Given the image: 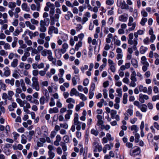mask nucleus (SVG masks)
Here are the masks:
<instances>
[{"label": "nucleus", "mask_w": 159, "mask_h": 159, "mask_svg": "<svg viewBox=\"0 0 159 159\" xmlns=\"http://www.w3.org/2000/svg\"><path fill=\"white\" fill-rule=\"evenodd\" d=\"M76 125V129L77 130H80L79 122V115L77 113H75L74 114V125H72L71 128V130L74 132L75 130V126Z\"/></svg>", "instance_id": "1"}, {"label": "nucleus", "mask_w": 159, "mask_h": 159, "mask_svg": "<svg viewBox=\"0 0 159 159\" xmlns=\"http://www.w3.org/2000/svg\"><path fill=\"white\" fill-rule=\"evenodd\" d=\"M32 83L31 85V87L36 91H39L40 90V87L38 78L37 77H33L32 78Z\"/></svg>", "instance_id": "2"}, {"label": "nucleus", "mask_w": 159, "mask_h": 159, "mask_svg": "<svg viewBox=\"0 0 159 159\" xmlns=\"http://www.w3.org/2000/svg\"><path fill=\"white\" fill-rule=\"evenodd\" d=\"M47 19H44V20H41L40 22V27L39 29L41 32H45L46 31L47 28L46 27V26H48V25H47L46 21Z\"/></svg>", "instance_id": "3"}, {"label": "nucleus", "mask_w": 159, "mask_h": 159, "mask_svg": "<svg viewBox=\"0 0 159 159\" xmlns=\"http://www.w3.org/2000/svg\"><path fill=\"white\" fill-rule=\"evenodd\" d=\"M2 17L3 20L0 19V24L7 23H8V15L6 13H4L2 14L0 12V19Z\"/></svg>", "instance_id": "4"}, {"label": "nucleus", "mask_w": 159, "mask_h": 159, "mask_svg": "<svg viewBox=\"0 0 159 159\" xmlns=\"http://www.w3.org/2000/svg\"><path fill=\"white\" fill-rule=\"evenodd\" d=\"M30 48H32L31 47H29L27 48V51H25L23 55L22 56L21 60L22 61L24 62L26 61L27 58L30 56V53L29 52V50Z\"/></svg>", "instance_id": "5"}, {"label": "nucleus", "mask_w": 159, "mask_h": 159, "mask_svg": "<svg viewBox=\"0 0 159 159\" xmlns=\"http://www.w3.org/2000/svg\"><path fill=\"white\" fill-rule=\"evenodd\" d=\"M53 32L57 34L58 33V30L57 28L53 26H50L48 28V33L49 35H51Z\"/></svg>", "instance_id": "6"}, {"label": "nucleus", "mask_w": 159, "mask_h": 159, "mask_svg": "<svg viewBox=\"0 0 159 159\" xmlns=\"http://www.w3.org/2000/svg\"><path fill=\"white\" fill-rule=\"evenodd\" d=\"M48 60L51 61L53 64L56 65L57 60L55 58L53 57L52 51L48 54Z\"/></svg>", "instance_id": "7"}, {"label": "nucleus", "mask_w": 159, "mask_h": 159, "mask_svg": "<svg viewBox=\"0 0 159 159\" xmlns=\"http://www.w3.org/2000/svg\"><path fill=\"white\" fill-rule=\"evenodd\" d=\"M50 98L45 97V96H42L39 98V101L40 105H43L45 103L48 102Z\"/></svg>", "instance_id": "8"}, {"label": "nucleus", "mask_w": 159, "mask_h": 159, "mask_svg": "<svg viewBox=\"0 0 159 159\" xmlns=\"http://www.w3.org/2000/svg\"><path fill=\"white\" fill-rule=\"evenodd\" d=\"M31 9L33 11L36 10L37 11H39L40 10V4H37L36 6L34 4H31L30 6Z\"/></svg>", "instance_id": "9"}, {"label": "nucleus", "mask_w": 159, "mask_h": 159, "mask_svg": "<svg viewBox=\"0 0 159 159\" xmlns=\"http://www.w3.org/2000/svg\"><path fill=\"white\" fill-rule=\"evenodd\" d=\"M80 37V34L78 35L77 36H75L74 39L71 38L70 40V44L71 46H73L75 44V41H77L78 40V38Z\"/></svg>", "instance_id": "10"}, {"label": "nucleus", "mask_w": 159, "mask_h": 159, "mask_svg": "<svg viewBox=\"0 0 159 159\" xmlns=\"http://www.w3.org/2000/svg\"><path fill=\"white\" fill-rule=\"evenodd\" d=\"M68 47L69 46L67 43H64L62 45V48L60 50L61 52L63 54L65 53Z\"/></svg>", "instance_id": "11"}, {"label": "nucleus", "mask_w": 159, "mask_h": 159, "mask_svg": "<svg viewBox=\"0 0 159 159\" xmlns=\"http://www.w3.org/2000/svg\"><path fill=\"white\" fill-rule=\"evenodd\" d=\"M25 24L26 26L29 29L32 30H34L36 29L35 27L30 23L29 21H26L25 22Z\"/></svg>", "instance_id": "12"}, {"label": "nucleus", "mask_w": 159, "mask_h": 159, "mask_svg": "<svg viewBox=\"0 0 159 159\" xmlns=\"http://www.w3.org/2000/svg\"><path fill=\"white\" fill-rule=\"evenodd\" d=\"M17 107V105L15 102H13L11 103V105H10L8 107V109L10 111H14L15 108H16Z\"/></svg>", "instance_id": "13"}, {"label": "nucleus", "mask_w": 159, "mask_h": 159, "mask_svg": "<svg viewBox=\"0 0 159 159\" xmlns=\"http://www.w3.org/2000/svg\"><path fill=\"white\" fill-rule=\"evenodd\" d=\"M4 72L3 76L6 77L9 76L10 75V70L8 67L6 66L3 69Z\"/></svg>", "instance_id": "14"}, {"label": "nucleus", "mask_w": 159, "mask_h": 159, "mask_svg": "<svg viewBox=\"0 0 159 159\" xmlns=\"http://www.w3.org/2000/svg\"><path fill=\"white\" fill-rule=\"evenodd\" d=\"M70 95L72 97L74 95L75 96H79V93L78 92L76 89L73 88L71 89L70 93Z\"/></svg>", "instance_id": "15"}, {"label": "nucleus", "mask_w": 159, "mask_h": 159, "mask_svg": "<svg viewBox=\"0 0 159 159\" xmlns=\"http://www.w3.org/2000/svg\"><path fill=\"white\" fill-rule=\"evenodd\" d=\"M125 15L128 16V15L125 14L120 16L119 17V20L124 22L126 21L127 20V17Z\"/></svg>", "instance_id": "16"}, {"label": "nucleus", "mask_w": 159, "mask_h": 159, "mask_svg": "<svg viewBox=\"0 0 159 159\" xmlns=\"http://www.w3.org/2000/svg\"><path fill=\"white\" fill-rule=\"evenodd\" d=\"M21 143L23 144H25L27 143V140L28 138L26 137V135L24 134H22L21 136Z\"/></svg>", "instance_id": "17"}, {"label": "nucleus", "mask_w": 159, "mask_h": 159, "mask_svg": "<svg viewBox=\"0 0 159 159\" xmlns=\"http://www.w3.org/2000/svg\"><path fill=\"white\" fill-rule=\"evenodd\" d=\"M21 7L22 10L24 11H25L27 12H29L30 11V8L26 3H22L21 5Z\"/></svg>", "instance_id": "18"}, {"label": "nucleus", "mask_w": 159, "mask_h": 159, "mask_svg": "<svg viewBox=\"0 0 159 159\" xmlns=\"http://www.w3.org/2000/svg\"><path fill=\"white\" fill-rule=\"evenodd\" d=\"M16 6V3L14 2H10L8 4L9 8L13 10Z\"/></svg>", "instance_id": "19"}, {"label": "nucleus", "mask_w": 159, "mask_h": 159, "mask_svg": "<svg viewBox=\"0 0 159 159\" xmlns=\"http://www.w3.org/2000/svg\"><path fill=\"white\" fill-rule=\"evenodd\" d=\"M51 51V50H50L43 49L41 52V54L43 57H46Z\"/></svg>", "instance_id": "20"}, {"label": "nucleus", "mask_w": 159, "mask_h": 159, "mask_svg": "<svg viewBox=\"0 0 159 159\" xmlns=\"http://www.w3.org/2000/svg\"><path fill=\"white\" fill-rule=\"evenodd\" d=\"M34 133L33 130H31L29 132V135L27 136V137L29 141L33 139V136L34 135Z\"/></svg>", "instance_id": "21"}, {"label": "nucleus", "mask_w": 159, "mask_h": 159, "mask_svg": "<svg viewBox=\"0 0 159 159\" xmlns=\"http://www.w3.org/2000/svg\"><path fill=\"white\" fill-rule=\"evenodd\" d=\"M18 61L16 59H14L11 63V66L14 68L17 66L18 64Z\"/></svg>", "instance_id": "22"}, {"label": "nucleus", "mask_w": 159, "mask_h": 159, "mask_svg": "<svg viewBox=\"0 0 159 159\" xmlns=\"http://www.w3.org/2000/svg\"><path fill=\"white\" fill-rule=\"evenodd\" d=\"M22 105L23 106H21V107H23V109L30 108V104L27 101H24V103Z\"/></svg>", "instance_id": "23"}, {"label": "nucleus", "mask_w": 159, "mask_h": 159, "mask_svg": "<svg viewBox=\"0 0 159 159\" xmlns=\"http://www.w3.org/2000/svg\"><path fill=\"white\" fill-rule=\"evenodd\" d=\"M15 80L12 78L11 80L7 79L5 80V82L6 84H10L11 86H13L14 84Z\"/></svg>", "instance_id": "24"}, {"label": "nucleus", "mask_w": 159, "mask_h": 159, "mask_svg": "<svg viewBox=\"0 0 159 159\" xmlns=\"http://www.w3.org/2000/svg\"><path fill=\"white\" fill-rule=\"evenodd\" d=\"M58 112V109L57 107L50 108L49 110V112L50 114L53 113H57Z\"/></svg>", "instance_id": "25"}, {"label": "nucleus", "mask_w": 159, "mask_h": 159, "mask_svg": "<svg viewBox=\"0 0 159 159\" xmlns=\"http://www.w3.org/2000/svg\"><path fill=\"white\" fill-rule=\"evenodd\" d=\"M141 151L140 148L139 147L137 148L136 149L134 150L133 151V154L134 155H139Z\"/></svg>", "instance_id": "26"}, {"label": "nucleus", "mask_w": 159, "mask_h": 159, "mask_svg": "<svg viewBox=\"0 0 159 159\" xmlns=\"http://www.w3.org/2000/svg\"><path fill=\"white\" fill-rule=\"evenodd\" d=\"M21 11L19 7H16L15 9V18H17L19 17V15L18 13L20 12Z\"/></svg>", "instance_id": "27"}, {"label": "nucleus", "mask_w": 159, "mask_h": 159, "mask_svg": "<svg viewBox=\"0 0 159 159\" xmlns=\"http://www.w3.org/2000/svg\"><path fill=\"white\" fill-rule=\"evenodd\" d=\"M7 95L8 96V100L11 101L12 99V97L14 95V92L12 91H9L7 93Z\"/></svg>", "instance_id": "28"}, {"label": "nucleus", "mask_w": 159, "mask_h": 159, "mask_svg": "<svg viewBox=\"0 0 159 159\" xmlns=\"http://www.w3.org/2000/svg\"><path fill=\"white\" fill-rule=\"evenodd\" d=\"M59 15L58 14H55L54 17L53 18L52 16H50V19L51 20H56L58 21V20L59 18Z\"/></svg>", "instance_id": "29"}, {"label": "nucleus", "mask_w": 159, "mask_h": 159, "mask_svg": "<svg viewBox=\"0 0 159 159\" xmlns=\"http://www.w3.org/2000/svg\"><path fill=\"white\" fill-rule=\"evenodd\" d=\"M121 8L122 9H129V6L126 3L125 1H123L122 2Z\"/></svg>", "instance_id": "30"}, {"label": "nucleus", "mask_w": 159, "mask_h": 159, "mask_svg": "<svg viewBox=\"0 0 159 159\" xmlns=\"http://www.w3.org/2000/svg\"><path fill=\"white\" fill-rule=\"evenodd\" d=\"M136 75V74L135 71H133L131 75V80L132 81H137V79L135 77Z\"/></svg>", "instance_id": "31"}, {"label": "nucleus", "mask_w": 159, "mask_h": 159, "mask_svg": "<svg viewBox=\"0 0 159 159\" xmlns=\"http://www.w3.org/2000/svg\"><path fill=\"white\" fill-rule=\"evenodd\" d=\"M73 15L72 13L70 11H68L67 14L65 16V19L67 20H69L70 18L73 17Z\"/></svg>", "instance_id": "32"}, {"label": "nucleus", "mask_w": 159, "mask_h": 159, "mask_svg": "<svg viewBox=\"0 0 159 159\" xmlns=\"http://www.w3.org/2000/svg\"><path fill=\"white\" fill-rule=\"evenodd\" d=\"M3 150V152L7 156L11 154V151L9 148L4 147Z\"/></svg>", "instance_id": "33"}, {"label": "nucleus", "mask_w": 159, "mask_h": 159, "mask_svg": "<svg viewBox=\"0 0 159 159\" xmlns=\"http://www.w3.org/2000/svg\"><path fill=\"white\" fill-rule=\"evenodd\" d=\"M24 40L28 46H31L32 44V41L28 37L26 36L24 38Z\"/></svg>", "instance_id": "34"}, {"label": "nucleus", "mask_w": 159, "mask_h": 159, "mask_svg": "<svg viewBox=\"0 0 159 159\" xmlns=\"http://www.w3.org/2000/svg\"><path fill=\"white\" fill-rule=\"evenodd\" d=\"M43 93L44 95L43 96H45L46 98H50L48 90L46 89H43Z\"/></svg>", "instance_id": "35"}, {"label": "nucleus", "mask_w": 159, "mask_h": 159, "mask_svg": "<svg viewBox=\"0 0 159 159\" xmlns=\"http://www.w3.org/2000/svg\"><path fill=\"white\" fill-rule=\"evenodd\" d=\"M131 63L132 65L134 67L136 68L138 67V65L137 61L134 59H132L131 60Z\"/></svg>", "instance_id": "36"}, {"label": "nucleus", "mask_w": 159, "mask_h": 159, "mask_svg": "<svg viewBox=\"0 0 159 159\" xmlns=\"http://www.w3.org/2000/svg\"><path fill=\"white\" fill-rule=\"evenodd\" d=\"M139 90L140 92H143L144 93H147V89L146 87H143L142 85H140L139 88Z\"/></svg>", "instance_id": "37"}, {"label": "nucleus", "mask_w": 159, "mask_h": 159, "mask_svg": "<svg viewBox=\"0 0 159 159\" xmlns=\"http://www.w3.org/2000/svg\"><path fill=\"white\" fill-rule=\"evenodd\" d=\"M143 112H145L147 109V106L145 104H142L140 106V108H139Z\"/></svg>", "instance_id": "38"}, {"label": "nucleus", "mask_w": 159, "mask_h": 159, "mask_svg": "<svg viewBox=\"0 0 159 159\" xmlns=\"http://www.w3.org/2000/svg\"><path fill=\"white\" fill-rule=\"evenodd\" d=\"M147 50L148 48H147L142 46L140 48V52L141 54H143Z\"/></svg>", "instance_id": "39"}, {"label": "nucleus", "mask_w": 159, "mask_h": 159, "mask_svg": "<svg viewBox=\"0 0 159 159\" xmlns=\"http://www.w3.org/2000/svg\"><path fill=\"white\" fill-rule=\"evenodd\" d=\"M57 117L58 118L60 121H62L64 120V118L63 116L62 115H60L59 116H58L57 115H55L53 116V121H55V118Z\"/></svg>", "instance_id": "40"}, {"label": "nucleus", "mask_w": 159, "mask_h": 159, "mask_svg": "<svg viewBox=\"0 0 159 159\" xmlns=\"http://www.w3.org/2000/svg\"><path fill=\"white\" fill-rule=\"evenodd\" d=\"M128 95L126 93H124L123 98V103L124 104H126L127 101Z\"/></svg>", "instance_id": "41"}, {"label": "nucleus", "mask_w": 159, "mask_h": 159, "mask_svg": "<svg viewBox=\"0 0 159 159\" xmlns=\"http://www.w3.org/2000/svg\"><path fill=\"white\" fill-rule=\"evenodd\" d=\"M46 6L50 8V9L55 8V5L53 3H52L50 2H48L46 4Z\"/></svg>", "instance_id": "42"}, {"label": "nucleus", "mask_w": 159, "mask_h": 159, "mask_svg": "<svg viewBox=\"0 0 159 159\" xmlns=\"http://www.w3.org/2000/svg\"><path fill=\"white\" fill-rule=\"evenodd\" d=\"M87 114V112L85 110H84L82 113L83 116L80 117V120H82L84 121L85 120V116Z\"/></svg>", "instance_id": "43"}, {"label": "nucleus", "mask_w": 159, "mask_h": 159, "mask_svg": "<svg viewBox=\"0 0 159 159\" xmlns=\"http://www.w3.org/2000/svg\"><path fill=\"white\" fill-rule=\"evenodd\" d=\"M0 55L1 56L6 57L7 55V52L4 50L1 49L0 50Z\"/></svg>", "instance_id": "44"}, {"label": "nucleus", "mask_w": 159, "mask_h": 159, "mask_svg": "<svg viewBox=\"0 0 159 159\" xmlns=\"http://www.w3.org/2000/svg\"><path fill=\"white\" fill-rule=\"evenodd\" d=\"M16 101L19 104L20 107L21 106H23L22 105L24 103V101H22L20 98H18L16 99Z\"/></svg>", "instance_id": "45"}, {"label": "nucleus", "mask_w": 159, "mask_h": 159, "mask_svg": "<svg viewBox=\"0 0 159 159\" xmlns=\"http://www.w3.org/2000/svg\"><path fill=\"white\" fill-rule=\"evenodd\" d=\"M41 131L42 133L43 132H44V133L43 134L44 135H46L47 134L48 129L46 126H43L41 128Z\"/></svg>", "instance_id": "46"}, {"label": "nucleus", "mask_w": 159, "mask_h": 159, "mask_svg": "<svg viewBox=\"0 0 159 159\" xmlns=\"http://www.w3.org/2000/svg\"><path fill=\"white\" fill-rule=\"evenodd\" d=\"M116 113L117 111H116L114 110H111V117L112 119H114L115 115L116 114Z\"/></svg>", "instance_id": "47"}, {"label": "nucleus", "mask_w": 159, "mask_h": 159, "mask_svg": "<svg viewBox=\"0 0 159 159\" xmlns=\"http://www.w3.org/2000/svg\"><path fill=\"white\" fill-rule=\"evenodd\" d=\"M30 22L33 25H38L39 24V21L34 19H30Z\"/></svg>", "instance_id": "48"}, {"label": "nucleus", "mask_w": 159, "mask_h": 159, "mask_svg": "<svg viewBox=\"0 0 159 159\" xmlns=\"http://www.w3.org/2000/svg\"><path fill=\"white\" fill-rule=\"evenodd\" d=\"M91 133L95 136H97L98 134V132L93 129H92L91 130Z\"/></svg>", "instance_id": "49"}, {"label": "nucleus", "mask_w": 159, "mask_h": 159, "mask_svg": "<svg viewBox=\"0 0 159 159\" xmlns=\"http://www.w3.org/2000/svg\"><path fill=\"white\" fill-rule=\"evenodd\" d=\"M60 125L61 127L66 129H67L68 127V124L66 123H61Z\"/></svg>", "instance_id": "50"}, {"label": "nucleus", "mask_w": 159, "mask_h": 159, "mask_svg": "<svg viewBox=\"0 0 159 159\" xmlns=\"http://www.w3.org/2000/svg\"><path fill=\"white\" fill-rule=\"evenodd\" d=\"M59 74L58 75L60 77H62L64 73V70L63 69H60L59 70Z\"/></svg>", "instance_id": "51"}, {"label": "nucleus", "mask_w": 159, "mask_h": 159, "mask_svg": "<svg viewBox=\"0 0 159 159\" xmlns=\"http://www.w3.org/2000/svg\"><path fill=\"white\" fill-rule=\"evenodd\" d=\"M25 83L27 84L31 85V82L30 79L29 78L27 77H25Z\"/></svg>", "instance_id": "52"}, {"label": "nucleus", "mask_w": 159, "mask_h": 159, "mask_svg": "<svg viewBox=\"0 0 159 159\" xmlns=\"http://www.w3.org/2000/svg\"><path fill=\"white\" fill-rule=\"evenodd\" d=\"M55 102L53 98H51L50 100V102H49V105L50 107H53L55 105Z\"/></svg>", "instance_id": "53"}, {"label": "nucleus", "mask_w": 159, "mask_h": 159, "mask_svg": "<svg viewBox=\"0 0 159 159\" xmlns=\"http://www.w3.org/2000/svg\"><path fill=\"white\" fill-rule=\"evenodd\" d=\"M66 101V102L69 103H75V100L72 98H69L67 99Z\"/></svg>", "instance_id": "54"}, {"label": "nucleus", "mask_w": 159, "mask_h": 159, "mask_svg": "<svg viewBox=\"0 0 159 159\" xmlns=\"http://www.w3.org/2000/svg\"><path fill=\"white\" fill-rule=\"evenodd\" d=\"M138 44L137 41L136 39H134V45L132 46V48L134 50H136L137 49V48L136 46Z\"/></svg>", "instance_id": "55"}, {"label": "nucleus", "mask_w": 159, "mask_h": 159, "mask_svg": "<svg viewBox=\"0 0 159 159\" xmlns=\"http://www.w3.org/2000/svg\"><path fill=\"white\" fill-rule=\"evenodd\" d=\"M2 98L3 99L5 100V102H6L7 101V99H8V96L7 94L6 93H3L2 95Z\"/></svg>", "instance_id": "56"}, {"label": "nucleus", "mask_w": 159, "mask_h": 159, "mask_svg": "<svg viewBox=\"0 0 159 159\" xmlns=\"http://www.w3.org/2000/svg\"><path fill=\"white\" fill-rule=\"evenodd\" d=\"M26 100L29 102L31 103L32 102L33 100V98L31 95H28L26 96Z\"/></svg>", "instance_id": "57"}, {"label": "nucleus", "mask_w": 159, "mask_h": 159, "mask_svg": "<svg viewBox=\"0 0 159 159\" xmlns=\"http://www.w3.org/2000/svg\"><path fill=\"white\" fill-rule=\"evenodd\" d=\"M49 157L53 159L55 157V153L52 152L48 151Z\"/></svg>", "instance_id": "58"}, {"label": "nucleus", "mask_w": 159, "mask_h": 159, "mask_svg": "<svg viewBox=\"0 0 159 159\" xmlns=\"http://www.w3.org/2000/svg\"><path fill=\"white\" fill-rule=\"evenodd\" d=\"M5 50H9L11 48V46L8 43H5L3 46Z\"/></svg>", "instance_id": "59"}, {"label": "nucleus", "mask_w": 159, "mask_h": 159, "mask_svg": "<svg viewBox=\"0 0 159 159\" xmlns=\"http://www.w3.org/2000/svg\"><path fill=\"white\" fill-rule=\"evenodd\" d=\"M131 130L132 131L134 130L135 133L137 132L138 130L137 125H132L131 127Z\"/></svg>", "instance_id": "60"}, {"label": "nucleus", "mask_w": 159, "mask_h": 159, "mask_svg": "<svg viewBox=\"0 0 159 159\" xmlns=\"http://www.w3.org/2000/svg\"><path fill=\"white\" fill-rule=\"evenodd\" d=\"M147 19L146 18H143L140 22V24L144 26L145 25V23L147 21Z\"/></svg>", "instance_id": "61"}, {"label": "nucleus", "mask_w": 159, "mask_h": 159, "mask_svg": "<svg viewBox=\"0 0 159 159\" xmlns=\"http://www.w3.org/2000/svg\"><path fill=\"white\" fill-rule=\"evenodd\" d=\"M25 63L21 62H20L19 63V67L22 70L24 69V67H25Z\"/></svg>", "instance_id": "62"}, {"label": "nucleus", "mask_w": 159, "mask_h": 159, "mask_svg": "<svg viewBox=\"0 0 159 159\" xmlns=\"http://www.w3.org/2000/svg\"><path fill=\"white\" fill-rule=\"evenodd\" d=\"M135 142L137 143L139 141V138H140L139 134H136L135 135Z\"/></svg>", "instance_id": "63"}, {"label": "nucleus", "mask_w": 159, "mask_h": 159, "mask_svg": "<svg viewBox=\"0 0 159 159\" xmlns=\"http://www.w3.org/2000/svg\"><path fill=\"white\" fill-rule=\"evenodd\" d=\"M72 69L74 70V73L75 74H78L79 73V70L75 66H72Z\"/></svg>", "instance_id": "64"}]
</instances>
